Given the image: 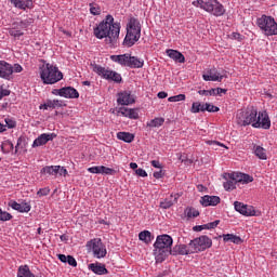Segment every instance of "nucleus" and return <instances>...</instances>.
Returning a JSON list of instances; mask_svg holds the SVG:
<instances>
[{
  "instance_id": "nucleus-1",
  "label": "nucleus",
  "mask_w": 277,
  "mask_h": 277,
  "mask_svg": "<svg viewBox=\"0 0 277 277\" xmlns=\"http://www.w3.org/2000/svg\"><path fill=\"white\" fill-rule=\"evenodd\" d=\"M93 34L98 40L108 38L114 43L120 37V23H114V16L107 15L94 29Z\"/></svg>"
},
{
  "instance_id": "nucleus-2",
  "label": "nucleus",
  "mask_w": 277,
  "mask_h": 277,
  "mask_svg": "<svg viewBox=\"0 0 277 277\" xmlns=\"http://www.w3.org/2000/svg\"><path fill=\"white\" fill-rule=\"evenodd\" d=\"M172 243L173 240L170 235L164 234L157 237L154 243V254L157 263H163V261L172 254Z\"/></svg>"
},
{
  "instance_id": "nucleus-3",
  "label": "nucleus",
  "mask_w": 277,
  "mask_h": 277,
  "mask_svg": "<svg viewBox=\"0 0 277 277\" xmlns=\"http://www.w3.org/2000/svg\"><path fill=\"white\" fill-rule=\"evenodd\" d=\"M39 72L40 79L44 85H53L54 83H57L64 79V74L60 71V68L51 63L43 64L40 67Z\"/></svg>"
},
{
  "instance_id": "nucleus-4",
  "label": "nucleus",
  "mask_w": 277,
  "mask_h": 277,
  "mask_svg": "<svg viewBox=\"0 0 277 277\" xmlns=\"http://www.w3.org/2000/svg\"><path fill=\"white\" fill-rule=\"evenodd\" d=\"M142 36V26L140 25V21L135 17L130 18L129 24L127 26V35L123 40L124 47L131 48L137 40H140Z\"/></svg>"
},
{
  "instance_id": "nucleus-5",
  "label": "nucleus",
  "mask_w": 277,
  "mask_h": 277,
  "mask_svg": "<svg viewBox=\"0 0 277 277\" xmlns=\"http://www.w3.org/2000/svg\"><path fill=\"white\" fill-rule=\"evenodd\" d=\"M256 116H259V110H256L254 106L247 108L246 111L241 110L237 114L238 124H241V127L251 124L253 128L267 127L266 122H263V124L259 123V121H256Z\"/></svg>"
},
{
  "instance_id": "nucleus-6",
  "label": "nucleus",
  "mask_w": 277,
  "mask_h": 277,
  "mask_svg": "<svg viewBox=\"0 0 277 277\" xmlns=\"http://www.w3.org/2000/svg\"><path fill=\"white\" fill-rule=\"evenodd\" d=\"M195 8H201L205 12L212 14V16H224L226 9L217 0H197L193 2Z\"/></svg>"
},
{
  "instance_id": "nucleus-7",
  "label": "nucleus",
  "mask_w": 277,
  "mask_h": 277,
  "mask_svg": "<svg viewBox=\"0 0 277 277\" xmlns=\"http://www.w3.org/2000/svg\"><path fill=\"white\" fill-rule=\"evenodd\" d=\"M256 25L264 36H277V23L274 17L262 15L258 18Z\"/></svg>"
},
{
  "instance_id": "nucleus-8",
  "label": "nucleus",
  "mask_w": 277,
  "mask_h": 277,
  "mask_svg": "<svg viewBox=\"0 0 277 277\" xmlns=\"http://www.w3.org/2000/svg\"><path fill=\"white\" fill-rule=\"evenodd\" d=\"M88 251L92 253L93 259H105L107 256V247L101 238H93L87 242Z\"/></svg>"
},
{
  "instance_id": "nucleus-9",
  "label": "nucleus",
  "mask_w": 277,
  "mask_h": 277,
  "mask_svg": "<svg viewBox=\"0 0 277 277\" xmlns=\"http://www.w3.org/2000/svg\"><path fill=\"white\" fill-rule=\"evenodd\" d=\"M23 66L21 64H10L5 61H0V79H5L6 81L12 80V75L14 72H21Z\"/></svg>"
},
{
  "instance_id": "nucleus-10",
  "label": "nucleus",
  "mask_w": 277,
  "mask_h": 277,
  "mask_svg": "<svg viewBox=\"0 0 277 277\" xmlns=\"http://www.w3.org/2000/svg\"><path fill=\"white\" fill-rule=\"evenodd\" d=\"M93 72L103 77V79H107L108 81H115V83H120L122 81V76L117 71L109 70L101 65H92Z\"/></svg>"
},
{
  "instance_id": "nucleus-11",
  "label": "nucleus",
  "mask_w": 277,
  "mask_h": 277,
  "mask_svg": "<svg viewBox=\"0 0 277 277\" xmlns=\"http://www.w3.org/2000/svg\"><path fill=\"white\" fill-rule=\"evenodd\" d=\"M190 246L193 247L195 254H198V252H205V250H209V248L213 246V240H211V238L208 236H200L190 240Z\"/></svg>"
},
{
  "instance_id": "nucleus-12",
  "label": "nucleus",
  "mask_w": 277,
  "mask_h": 277,
  "mask_svg": "<svg viewBox=\"0 0 277 277\" xmlns=\"http://www.w3.org/2000/svg\"><path fill=\"white\" fill-rule=\"evenodd\" d=\"M234 209L235 211L240 213V215H245L246 217H253L258 215L256 210H254V207L245 205L243 202L235 201Z\"/></svg>"
},
{
  "instance_id": "nucleus-13",
  "label": "nucleus",
  "mask_w": 277,
  "mask_h": 277,
  "mask_svg": "<svg viewBox=\"0 0 277 277\" xmlns=\"http://www.w3.org/2000/svg\"><path fill=\"white\" fill-rule=\"evenodd\" d=\"M57 137L55 133H43L39 135L32 143V148H38V146H45L49 142H53Z\"/></svg>"
},
{
  "instance_id": "nucleus-14",
  "label": "nucleus",
  "mask_w": 277,
  "mask_h": 277,
  "mask_svg": "<svg viewBox=\"0 0 277 277\" xmlns=\"http://www.w3.org/2000/svg\"><path fill=\"white\" fill-rule=\"evenodd\" d=\"M9 207L14 211H18V213H29L31 211V203L27 201H22L21 203L12 200L9 202Z\"/></svg>"
},
{
  "instance_id": "nucleus-15",
  "label": "nucleus",
  "mask_w": 277,
  "mask_h": 277,
  "mask_svg": "<svg viewBox=\"0 0 277 277\" xmlns=\"http://www.w3.org/2000/svg\"><path fill=\"white\" fill-rule=\"evenodd\" d=\"M13 8L17 10H34V0H9Z\"/></svg>"
},
{
  "instance_id": "nucleus-16",
  "label": "nucleus",
  "mask_w": 277,
  "mask_h": 277,
  "mask_svg": "<svg viewBox=\"0 0 277 277\" xmlns=\"http://www.w3.org/2000/svg\"><path fill=\"white\" fill-rule=\"evenodd\" d=\"M117 103L119 105H133L135 103V96L129 91H123L118 94Z\"/></svg>"
},
{
  "instance_id": "nucleus-17",
  "label": "nucleus",
  "mask_w": 277,
  "mask_h": 277,
  "mask_svg": "<svg viewBox=\"0 0 277 277\" xmlns=\"http://www.w3.org/2000/svg\"><path fill=\"white\" fill-rule=\"evenodd\" d=\"M230 174L234 177L236 185H239V184L248 185V183H252V181H254V177H252L246 173L234 172Z\"/></svg>"
},
{
  "instance_id": "nucleus-18",
  "label": "nucleus",
  "mask_w": 277,
  "mask_h": 277,
  "mask_svg": "<svg viewBox=\"0 0 277 277\" xmlns=\"http://www.w3.org/2000/svg\"><path fill=\"white\" fill-rule=\"evenodd\" d=\"M203 81H222L224 76L217 72L216 68H211L207 71V74L202 75Z\"/></svg>"
},
{
  "instance_id": "nucleus-19",
  "label": "nucleus",
  "mask_w": 277,
  "mask_h": 277,
  "mask_svg": "<svg viewBox=\"0 0 277 277\" xmlns=\"http://www.w3.org/2000/svg\"><path fill=\"white\" fill-rule=\"evenodd\" d=\"M220 200L221 199L219 196L206 195L201 197L200 203L202 205V207H217V205H220Z\"/></svg>"
},
{
  "instance_id": "nucleus-20",
  "label": "nucleus",
  "mask_w": 277,
  "mask_h": 277,
  "mask_svg": "<svg viewBox=\"0 0 277 277\" xmlns=\"http://www.w3.org/2000/svg\"><path fill=\"white\" fill-rule=\"evenodd\" d=\"M255 122H259V124H263V122L266 123V127H259L258 129H269L272 127V121L269 120V115H267V111H260L255 116Z\"/></svg>"
},
{
  "instance_id": "nucleus-21",
  "label": "nucleus",
  "mask_w": 277,
  "mask_h": 277,
  "mask_svg": "<svg viewBox=\"0 0 277 277\" xmlns=\"http://www.w3.org/2000/svg\"><path fill=\"white\" fill-rule=\"evenodd\" d=\"M130 56H131V54H129V53L120 54V55H111L110 60H111V62L119 64V66H126L127 68H129Z\"/></svg>"
},
{
  "instance_id": "nucleus-22",
  "label": "nucleus",
  "mask_w": 277,
  "mask_h": 277,
  "mask_svg": "<svg viewBox=\"0 0 277 277\" xmlns=\"http://www.w3.org/2000/svg\"><path fill=\"white\" fill-rule=\"evenodd\" d=\"M89 269L93 272V274H96L97 276H105V274H109V271H107L105 265L101 263L89 264Z\"/></svg>"
},
{
  "instance_id": "nucleus-23",
  "label": "nucleus",
  "mask_w": 277,
  "mask_h": 277,
  "mask_svg": "<svg viewBox=\"0 0 277 277\" xmlns=\"http://www.w3.org/2000/svg\"><path fill=\"white\" fill-rule=\"evenodd\" d=\"M119 114L124 116V118H130L131 120H137L140 118V114H137L135 108L121 107L119 109Z\"/></svg>"
},
{
  "instance_id": "nucleus-24",
  "label": "nucleus",
  "mask_w": 277,
  "mask_h": 277,
  "mask_svg": "<svg viewBox=\"0 0 277 277\" xmlns=\"http://www.w3.org/2000/svg\"><path fill=\"white\" fill-rule=\"evenodd\" d=\"M166 53L168 57L174 62H179V64H185V55H183V53L172 49L167 50Z\"/></svg>"
},
{
  "instance_id": "nucleus-25",
  "label": "nucleus",
  "mask_w": 277,
  "mask_h": 277,
  "mask_svg": "<svg viewBox=\"0 0 277 277\" xmlns=\"http://www.w3.org/2000/svg\"><path fill=\"white\" fill-rule=\"evenodd\" d=\"M227 90L222 88L211 89V90H200L198 94L201 96H220V94H226Z\"/></svg>"
},
{
  "instance_id": "nucleus-26",
  "label": "nucleus",
  "mask_w": 277,
  "mask_h": 277,
  "mask_svg": "<svg viewBox=\"0 0 277 277\" xmlns=\"http://www.w3.org/2000/svg\"><path fill=\"white\" fill-rule=\"evenodd\" d=\"M128 68H144V60L130 54Z\"/></svg>"
},
{
  "instance_id": "nucleus-27",
  "label": "nucleus",
  "mask_w": 277,
  "mask_h": 277,
  "mask_svg": "<svg viewBox=\"0 0 277 277\" xmlns=\"http://www.w3.org/2000/svg\"><path fill=\"white\" fill-rule=\"evenodd\" d=\"M63 102L60 100H47V102L39 106V109H55L62 107Z\"/></svg>"
},
{
  "instance_id": "nucleus-28",
  "label": "nucleus",
  "mask_w": 277,
  "mask_h": 277,
  "mask_svg": "<svg viewBox=\"0 0 277 277\" xmlns=\"http://www.w3.org/2000/svg\"><path fill=\"white\" fill-rule=\"evenodd\" d=\"M63 98H79V91L72 87L63 88Z\"/></svg>"
},
{
  "instance_id": "nucleus-29",
  "label": "nucleus",
  "mask_w": 277,
  "mask_h": 277,
  "mask_svg": "<svg viewBox=\"0 0 277 277\" xmlns=\"http://www.w3.org/2000/svg\"><path fill=\"white\" fill-rule=\"evenodd\" d=\"M9 34L16 40H21V37L25 36V32H23V30L19 28V26H18V24H16V22H14L12 24V27L10 28Z\"/></svg>"
},
{
  "instance_id": "nucleus-30",
  "label": "nucleus",
  "mask_w": 277,
  "mask_h": 277,
  "mask_svg": "<svg viewBox=\"0 0 277 277\" xmlns=\"http://www.w3.org/2000/svg\"><path fill=\"white\" fill-rule=\"evenodd\" d=\"M222 237H223V241H225V243H228V241H229L230 243H236V246H239V243L243 242L241 237H239L235 234H224Z\"/></svg>"
},
{
  "instance_id": "nucleus-31",
  "label": "nucleus",
  "mask_w": 277,
  "mask_h": 277,
  "mask_svg": "<svg viewBox=\"0 0 277 277\" xmlns=\"http://www.w3.org/2000/svg\"><path fill=\"white\" fill-rule=\"evenodd\" d=\"M223 187L226 189V192H233V189H237V182L230 173L227 175V180L224 182Z\"/></svg>"
},
{
  "instance_id": "nucleus-32",
  "label": "nucleus",
  "mask_w": 277,
  "mask_h": 277,
  "mask_svg": "<svg viewBox=\"0 0 277 277\" xmlns=\"http://www.w3.org/2000/svg\"><path fill=\"white\" fill-rule=\"evenodd\" d=\"M177 254L187 255V254H195L194 248L192 247V242L186 245H180L176 247Z\"/></svg>"
},
{
  "instance_id": "nucleus-33",
  "label": "nucleus",
  "mask_w": 277,
  "mask_h": 277,
  "mask_svg": "<svg viewBox=\"0 0 277 277\" xmlns=\"http://www.w3.org/2000/svg\"><path fill=\"white\" fill-rule=\"evenodd\" d=\"M177 195H171L170 197L166 198L160 202V208L161 209H170L176 202L177 200Z\"/></svg>"
},
{
  "instance_id": "nucleus-34",
  "label": "nucleus",
  "mask_w": 277,
  "mask_h": 277,
  "mask_svg": "<svg viewBox=\"0 0 277 277\" xmlns=\"http://www.w3.org/2000/svg\"><path fill=\"white\" fill-rule=\"evenodd\" d=\"M58 170H60V166H47L41 169V174H48L49 176L57 177Z\"/></svg>"
},
{
  "instance_id": "nucleus-35",
  "label": "nucleus",
  "mask_w": 277,
  "mask_h": 277,
  "mask_svg": "<svg viewBox=\"0 0 277 277\" xmlns=\"http://www.w3.org/2000/svg\"><path fill=\"white\" fill-rule=\"evenodd\" d=\"M61 263H68L71 267H77V260L72 255L58 254Z\"/></svg>"
},
{
  "instance_id": "nucleus-36",
  "label": "nucleus",
  "mask_w": 277,
  "mask_h": 277,
  "mask_svg": "<svg viewBox=\"0 0 277 277\" xmlns=\"http://www.w3.org/2000/svg\"><path fill=\"white\" fill-rule=\"evenodd\" d=\"M17 277H36V275L32 274L28 265H22L18 267Z\"/></svg>"
},
{
  "instance_id": "nucleus-37",
  "label": "nucleus",
  "mask_w": 277,
  "mask_h": 277,
  "mask_svg": "<svg viewBox=\"0 0 277 277\" xmlns=\"http://www.w3.org/2000/svg\"><path fill=\"white\" fill-rule=\"evenodd\" d=\"M117 137L121 140L122 142H127V144H131L133 140H135V135L129 133V132H119L117 133Z\"/></svg>"
},
{
  "instance_id": "nucleus-38",
  "label": "nucleus",
  "mask_w": 277,
  "mask_h": 277,
  "mask_svg": "<svg viewBox=\"0 0 277 277\" xmlns=\"http://www.w3.org/2000/svg\"><path fill=\"white\" fill-rule=\"evenodd\" d=\"M254 155L258 156L259 159L265 160L267 159V154L265 153V148L254 145L253 147Z\"/></svg>"
},
{
  "instance_id": "nucleus-39",
  "label": "nucleus",
  "mask_w": 277,
  "mask_h": 277,
  "mask_svg": "<svg viewBox=\"0 0 277 277\" xmlns=\"http://www.w3.org/2000/svg\"><path fill=\"white\" fill-rule=\"evenodd\" d=\"M138 239L145 243H150L153 241V234L149 230H143L138 234Z\"/></svg>"
},
{
  "instance_id": "nucleus-40",
  "label": "nucleus",
  "mask_w": 277,
  "mask_h": 277,
  "mask_svg": "<svg viewBox=\"0 0 277 277\" xmlns=\"http://www.w3.org/2000/svg\"><path fill=\"white\" fill-rule=\"evenodd\" d=\"M164 122H166V119L163 118H155V119H151L149 122H147V127L159 128V127H162Z\"/></svg>"
},
{
  "instance_id": "nucleus-41",
  "label": "nucleus",
  "mask_w": 277,
  "mask_h": 277,
  "mask_svg": "<svg viewBox=\"0 0 277 277\" xmlns=\"http://www.w3.org/2000/svg\"><path fill=\"white\" fill-rule=\"evenodd\" d=\"M185 214L187 215V217H198V215H200V212L195 208H187L185 210Z\"/></svg>"
},
{
  "instance_id": "nucleus-42",
  "label": "nucleus",
  "mask_w": 277,
  "mask_h": 277,
  "mask_svg": "<svg viewBox=\"0 0 277 277\" xmlns=\"http://www.w3.org/2000/svg\"><path fill=\"white\" fill-rule=\"evenodd\" d=\"M12 215L6 212V211H3L1 208H0V222H10V220H12Z\"/></svg>"
},
{
  "instance_id": "nucleus-43",
  "label": "nucleus",
  "mask_w": 277,
  "mask_h": 277,
  "mask_svg": "<svg viewBox=\"0 0 277 277\" xmlns=\"http://www.w3.org/2000/svg\"><path fill=\"white\" fill-rule=\"evenodd\" d=\"M4 122L8 127V129H16V120H14V118L6 117L4 119Z\"/></svg>"
},
{
  "instance_id": "nucleus-44",
  "label": "nucleus",
  "mask_w": 277,
  "mask_h": 277,
  "mask_svg": "<svg viewBox=\"0 0 277 277\" xmlns=\"http://www.w3.org/2000/svg\"><path fill=\"white\" fill-rule=\"evenodd\" d=\"M101 172L102 174H107L109 176H114V174H116V170L105 166H101Z\"/></svg>"
},
{
  "instance_id": "nucleus-45",
  "label": "nucleus",
  "mask_w": 277,
  "mask_h": 277,
  "mask_svg": "<svg viewBox=\"0 0 277 277\" xmlns=\"http://www.w3.org/2000/svg\"><path fill=\"white\" fill-rule=\"evenodd\" d=\"M169 103H179L185 101V94L174 95L168 98Z\"/></svg>"
},
{
  "instance_id": "nucleus-46",
  "label": "nucleus",
  "mask_w": 277,
  "mask_h": 277,
  "mask_svg": "<svg viewBox=\"0 0 277 277\" xmlns=\"http://www.w3.org/2000/svg\"><path fill=\"white\" fill-rule=\"evenodd\" d=\"M17 26H19V29L23 31V29H27L31 24H29V21H21V22H15Z\"/></svg>"
},
{
  "instance_id": "nucleus-47",
  "label": "nucleus",
  "mask_w": 277,
  "mask_h": 277,
  "mask_svg": "<svg viewBox=\"0 0 277 277\" xmlns=\"http://www.w3.org/2000/svg\"><path fill=\"white\" fill-rule=\"evenodd\" d=\"M51 194V189L49 187L41 188L37 192V196H49Z\"/></svg>"
},
{
  "instance_id": "nucleus-48",
  "label": "nucleus",
  "mask_w": 277,
  "mask_h": 277,
  "mask_svg": "<svg viewBox=\"0 0 277 277\" xmlns=\"http://www.w3.org/2000/svg\"><path fill=\"white\" fill-rule=\"evenodd\" d=\"M88 172H90V174H102L101 166L90 167L88 168Z\"/></svg>"
},
{
  "instance_id": "nucleus-49",
  "label": "nucleus",
  "mask_w": 277,
  "mask_h": 277,
  "mask_svg": "<svg viewBox=\"0 0 277 277\" xmlns=\"http://www.w3.org/2000/svg\"><path fill=\"white\" fill-rule=\"evenodd\" d=\"M208 146H212L214 150H217V146L224 147V144L217 142V141H207Z\"/></svg>"
},
{
  "instance_id": "nucleus-50",
  "label": "nucleus",
  "mask_w": 277,
  "mask_h": 277,
  "mask_svg": "<svg viewBox=\"0 0 277 277\" xmlns=\"http://www.w3.org/2000/svg\"><path fill=\"white\" fill-rule=\"evenodd\" d=\"M206 111L215 113L220 111V108L217 106L206 103Z\"/></svg>"
},
{
  "instance_id": "nucleus-51",
  "label": "nucleus",
  "mask_w": 277,
  "mask_h": 277,
  "mask_svg": "<svg viewBox=\"0 0 277 277\" xmlns=\"http://www.w3.org/2000/svg\"><path fill=\"white\" fill-rule=\"evenodd\" d=\"M219 224H220V220H216L211 223H207L206 228H208V230H211L213 228H217Z\"/></svg>"
},
{
  "instance_id": "nucleus-52",
  "label": "nucleus",
  "mask_w": 277,
  "mask_h": 277,
  "mask_svg": "<svg viewBox=\"0 0 277 277\" xmlns=\"http://www.w3.org/2000/svg\"><path fill=\"white\" fill-rule=\"evenodd\" d=\"M90 12L93 16H98L101 14V8L90 4Z\"/></svg>"
},
{
  "instance_id": "nucleus-53",
  "label": "nucleus",
  "mask_w": 277,
  "mask_h": 277,
  "mask_svg": "<svg viewBox=\"0 0 277 277\" xmlns=\"http://www.w3.org/2000/svg\"><path fill=\"white\" fill-rule=\"evenodd\" d=\"M190 111H192V114H199L200 103H198V102L193 103Z\"/></svg>"
},
{
  "instance_id": "nucleus-54",
  "label": "nucleus",
  "mask_w": 277,
  "mask_h": 277,
  "mask_svg": "<svg viewBox=\"0 0 277 277\" xmlns=\"http://www.w3.org/2000/svg\"><path fill=\"white\" fill-rule=\"evenodd\" d=\"M57 174L60 176H67L68 175V170H66L64 167L58 166Z\"/></svg>"
},
{
  "instance_id": "nucleus-55",
  "label": "nucleus",
  "mask_w": 277,
  "mask_h": 277,
  "mask_svg": "<svg viewBox=\"0 0 277 277\" xmlns=\"http://www.w3.org/2000/svg\"><path fill=\"white\" fill-rule=\"evenodd\" d=\"M207 224L203 225H196L195 227H193V230H195L196 233H200V230H208V227H206Z\"/></svg>"
},
{
  "instance_id": "nucleus-56",
  "label": "nucleus",
  "mask_w": 277,
  "mask_h": 277,
  "mask_svg": "<svg viewBox=\"0 0 277 277\" xmlns=\"http://www.w3.org/2000/svg\"><path fill=\"white\" fill-rule=\"evenodd\" d=\"M137 176H142L143 179H146L148 176V173H146V170L144 169H136Z\"/></svg>"
},
{
  "instance_id": "nucleus-57",
  "label": "nucleus",
  "mask_w": 277,
  "mask_h": 277,
  "mask_svg": "<svg viewBox=\"0 0 277 277\" xmlns=\"http://www.w3.org/2000/svg\"><path fill=\"white\" fill-rule=\"evenodd\" d=\"M166 173H163V170H159V171H156L154 172V179H163Z\"/></svg>"
},
{
  "instance_id": "nucleus-58",
  "label": "nucleus",
  "mask_w": 277,
  "mask_h": 277,
  "mask_svg": "<svg viewBox=\"0 0 277 277\" xmlns=\"http://www.w3.org/2000/svg\"><path fill=\"white\" fill-rule=\"evenodd\" d=\"M3 96H10V90L8 89L0 90V101L1 98H3Z\"/></svg>"
},
{
  "instance_id": "nucleus-59",
  "label": "nucleus",
  "mask_w": 277,
  "mask_h": 277,
  "mask_svg": "<svg viewBox=\"0 0 277 277\" xmlns=\"http://www.w3.org/2000/svg\"><path fill=\"white\" fill-rule=\"evenodd\" d=\"M151 166L153 168H158V170H161V168H163V166H161V162H159V160H153Z\"/></svg>"
},
{
  "instance_id": "nucleus-60",
  "label": "nucleus",
  "mask_w": 277,
  "mask_h": 277,
  "mask_svg": "<svg viewBox=\"0 0 277 277\" xmlns=\"http://www.w3.org/2000/svg\"><path fill=\"white\" fill-rule=\"evenodd\" d=\"M52 94H54V96H63V89H53Z\"/></svg>"
},
{
  "instance_id": "nucleus-61",
  "label": "nucleus",
  "mask_w": 277,
  "mask_h": 277,
  "mask_svg": "<svg viewBox=\"0 0 277 277\" xmlns=\"http://www.w3.org/2000/svg\"><path fill=\"white\" fill-rule=\"evenodd\" d=\"M158 98H168V94L163 91L158 93Z\"/></svg>"
},
{
  "instance_id": "nucleus-62",
  "label": "nucleus",
  "mask_w": 277,
  "mask_h": 277,
  "mask_svg": "<svg viewBox=\"0 0 277 277\" xmlns=\"http://www.w3.org/2000/svg\"><path fill=\"white\" fill-rule=\"evenodd\" d=\"M6 126H4L3 123L0 122V133H5V131H8V129H5Z\"/></svg>"
},
{
  "instance_id": "nucleus-63",
  "label": "nucleus",
  "mask_w": 277,
  "mask_h": 277,
  "mask_svg": "<svg viewBox=\"0 0 277 277\" xmlns=\"http://www.w3.org/2000/svg\"><path fill=\"white\" fill-rule=\"evenodd\" d=\"M130 168H131L132 170H137V163L131 162V163H130Z\"/></svg>"
},
{
  "instance_id": "nucleus-64",
  "label": "nucleus",
  "mask_w": 277,
  "mask_h": 277,
  "mask_svg": "<svg viewBox=\"0 0 277 277\" xmlns=\"http://www.w3.org/2000/svg\"><path fill=\"white\" fill-rule=\"evenodd\" d=\"M60 239H61V241H67L68 240V236L61 235Z\"/></svg>"
}]
</instances>
